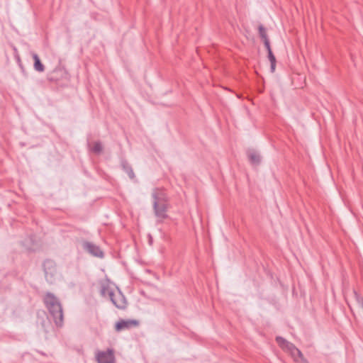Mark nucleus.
Segmentation results:
<instances>
[{"instance_id": "f257e3e1", "label": "nucleus", "mask_w": 363, "mask_h": 363, "mask_svg": "<svg viewBox=\"0 0 363 363\" xmlns=\"http://www.w3.org/2000/svg\"><path fill=\"white\" fill-rule=\"evenodd\" d=\"M152 196L155 214L160 221H162L168 217L167 212L169 208V197L166 192L161 189H155Z\"/></svg>"}, {"instance_id": "f03ea898", "label": "nucleus", "mask_w": 363, "mask_h": 363, "mask_svg": "<svg viewBox=\"0 0 363 363\" xmlns=\"http://www.w3.org/2000/svg\"><path fill=\"white\" fill-rule=\"evenodd\" d=\"M43 300L55 325L58 327H61L63 324V311L59 299L54 294L47 293Z\"/></svg>"}, {"instance_id": "7ed1b4c3", "label": "nucleus", "mask_w": 363, "mask_h": 363, "mask_svg": "<svg viewBox=\"0 0 363 363\" xmlns=\"http://www.w3.org/2000/svg\"><path fill=\"white\" fill-rule=\"evenodd\" d=\"M276 341L279 346L286 352H288L296 362L307 363L302 352L291 342L282 337H277Z\"/></svg>"}, {"instance_id": "20e7f679", "label": "nucleus", "mask_w": 363, "mask_h": 363, "mask_svg": "<svg viewBox=\"0 0 363 363\" xmlns=\"http://www.w3.org/2000/svg\"><path fill=\"white\" fill-rule=\"evenodd\" d=\"M43 266L46 280L51 284L53 283L57 276L55 263L52 260H46Z\"/></svg>"}, {"instance_id": "39448f33", "label": "nucleus", "mask_w": 363, "mask_h": 363, "mask_svg": "<svg viewBox=\"0 0 363 363\" xmlns=\"http://www.w3.org/2000/svg\"><path fill=\"white\" fill-rule=\"evenodd\" d=\"M82 246L84 250L90 255L99 258L104 257V252L98 245L91 242L86 241L83 242Z\"/></svg>"}, {"instance_id": "423d86ee", "label": "nucleus", "mask_w": 363, "mask_h": 363, "mask_svg": "<svg viewBox=\"0 0 363 363\" xmlns=\"http://www.w3.org/2000/svg\"><path fill=\"white\" fill-rule=\"evenodd\" d=\"M113 304L119 309H124L127 306V301L125 296L120 292L111 294L109 297Z\"/></svg>"}, {"instance_id": "0eeeda50", "label": "nucleus", "mask_w": 363, "mask_h": 363, "mask_svg": "<svg viewBox=\"0 0 363 363\" xmlns=\"http://www.w3.org/2000/svg\"><path fill=\"white\" fill-rule=\"evenodd\" d=\"M98 363H114V356L111 350L106 352H99L96 354Z\"/></svg>"}, {"instance_id": "6e6552de", "label": "nucleus", "mask_w": 363, "mask_h": 363, "mask_svg": "<svg viewBox=\"0 0 363 363\" xmlns=\"http://www.w3.org/2000/svg\"><path fill=\"white\" fill-rule=\"evenodd\" d=\"M138 325V321L135 320H121L116 323L115 329L116 331H121L125 329H129L132 327Z\"/></svg>"}, {"instance_id": "1a4fd4ad", "label": "nucleus", "mask_w": 363, "mask_h": 363, "mask_svg": "<svg viewBox=\"0 0 363 363\" xmlns=\"http://www.w3.org/2000/svg\"><path fill=\"white\" fill-rule=\"evenodd\" d=\"M32 57L34 60V69L38 72H43L45 70V67L41 63L38 55L36 53L33 52Z\"/></svg>"}, {"instance_id": "9d476101", "label": "nucleus", "mask_w": 363, "mask_h": 363, "mask_svg": "<svg viewBox=\"0 0 363 363\" xmlns=\"http://www.w3.org/2000/svg\"><path fill=\"white\" fill-rule=\"evenodd\" d=\"M123 170L128 174L130 179L135 178V174L130 165L126 162L123 161L121 163Z\"/></svg>"}, {"instance_id": "9b49d317", "label": "nucleus", "mask_w": 363, "mask_h": 363, "mask_svg": "<svg viewBox=\"0 0 363 363\" xmlns=\"http://www.w3.org/2000/svg\"><path fill=\"white\" fill-rule=\"evenodd\" d=\"M248 157L253 164H259L261 161L260 156L255 152H250Z\"/></svg>"}, {"instance_id": "f8f14e48", "label": "nucleus", "mask_w": 363, "mask_h": 363, "mask_svg": "<svg viewBox=\"0 0 363 363\" xmlns=\"http://www.w3.org/2000/svg\"><path fill=\"white\" fill-rule=\"evenodd\" d=\"M113 290L109 287L108 284H103L101 288V294L103 296H111V294H113Z\"/></svg>"}, {"instance_id": "ddd939ff", "label": "nucleus", "mask_w": 363, "mask_h": 363, "mask_svg": "<svg viewBox=\"0 0 363 363\" xmlns=\"http://www.w3.org/2000/svg\"><path fill=\"white\" fill-rule=\"evenodd\" d=\"M267 53H268V59L271 64V67H270L271 72H274L275 71V67H276V58H275V56L274 55L272 51H269V52H267Z\"/></svg>"}, {"instance_id": "4468645a", "label": "nucleus", "mask_w": 363, "mask_h": 363, "mask_svg": "<svg viewBox=\"0 0 363 363\" xmlns=\"http://www.w3.org/2000/svg\"><path fill=\"white\" fill-rule=\"evenodd\" d=\"M91 150L96 154L101 153L102 151V145L100 142H96L94 143Z\"/></svg>"}, {"instance_id": "2eb2a0df", "label": "nucleus", "mask_w": 363, "mask_h": 363, "mask_svg": "<svg viewBox=\"0 0 363 363\" xmlns=\"http://www.w3.org/2000/svg\"><path fill=\"white\" fill-rule=\"evenodd\" d=\"M259 33L262 40L268 38L265 28L262 26H259Z\"/></svg>"}, {"instance_id": "dca6fc26", "label": "nucleus", "mask_w": 363, "mask_h": 363, "mask_svg": "<svg viewBox=\"0 0 363 363\" xmlns=\"http://www.w3.org/2000/svg\"><path fill=\"white\" fill-rule=\"evenodd\" d=\"M263 42H264V46H265L267 52L272 51L269 38H266L265 40H263Z\"/></svg>"}, {"instance_id": "f3484780", "label": "nucleus", "mask_w": 363, "mask_h": 363, "mask_svg": "<svg viewBox=\"0 0 363 363\" xmlns=\"http://www.w3.org/2000/svg\"><path fill=\"white\" fill-rule=\"evenodd\" d=\"M356 300L358 305L363 309V297L359 295H356Z\"/></svg>"}]
</instances>
